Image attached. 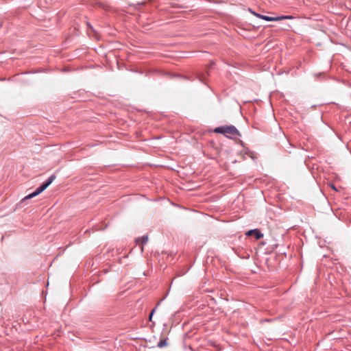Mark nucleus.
<instances>
[{
    "label": "nucleus",
    "instance_id": "2",
    "mask_svg": "<svg viewBox=\"0 0 351 351\" xmlns=\"http://www.w3.org/2000/svg\"><path fill=\"white\" fill-rule=\"evenodd\" d=\"M56 179V175L52 174L51 176L48 178V179L43 182L40 186H38L35 191L29 194L26 197H25L22 200L25 201V199H28L32 197H34L44 191Z\"/></svg>",
    "mask_w": 351,
    "mask_h": 351
},
{
    "label": "nucleus",
    "instance_id": "3",
    "mask_svg": "<svg viewBox=\"0 0 351 351\" xmlns=\"http://www.w3.org/2000/svg\"><path fill=\"white\" fill-rule=\"evenodd\" d=\"M56 179V175L52 174L51 176L48 178V179L43 182L40 186H38L35 191L29 194L26 197H25L22 200L25 201V199H28L32 197H34L44 191Z\"/></svg>",
    "mask_w": 351,
    "mask_h": 351
},
{
    "label": "nucleus",
    "instance_id": "8",
    "mask_svg": "<svg viewBox=\"0 0 351 351\" xmlns=\"http://www.w3.org/2000/svg\"><path fill=\"white\" fill-rule=\"evenodd\" d=\"M135 241L136 243H141L142 245L146 244L148 241V236L143 235L141 237L136 238Z\"/></svg>",
    "mask_w": 351,
    "mask_h": 351
},
{
    "label": "nucleus",
    "instance_id": "5",
    "mask_svg": "<svg viewBox=\"0 0 351 351\" xmlns=\"http://www.w3.org/2000/svg\"><path fill=\"white\" fill-rule=\"evenodd\" d=\"M249 11L255 16H256L259 19H263L265 21H282L283 19H291L293 18L291 16H276V17L268 16L266 15H263L259 13H257V12L253 11L250 8L249 9Z\"/></svg>",
    "mask_w": 351,
    "mask_h": 351
},
{
    "label": "nucleus",
    "instance_id": "4",
    "mask_svg": "<svg viewBox=\"0 0 351 351\" xmlns=\"http://www.w3.org/2000/svg\"><path fill=\"white\" fill-rule=\"evenodd\" d=\"M56 179V175L52 174L51 176L48 178V179L43 182L40 186H38L35 191L29 194L26 197H25L22 200L25 201V199H28L32 197H34L44 191Z\"/></svg>",
    "mask_w": 351,
    "mask_h": 351
},
{
    "label": "nucleus",
    "instance_id": "7",
    "mask_svg": "<svg viewBox=\"0 0 351 351\" xmlns=\"http://www.w3.org/2000/svg\"><path fill=\"white\" fill-rule=\"evenodd\" d=\"M245 234L247 236H254L256 239H259L263 237V234L261 233L258 229L250 230Z\"/></svg>",
    "mask_w": 351,
    "mask_h": 351
},
{
    "label": "nucleus",
    "instance_id": "1",
    "mask_svg": "<svg viewBox=\"0 0 351 351\" xmlns=\"http://www.w3.org/2000/svg\"><path fill=\"white\" fill-rule=\"evenodd\" d=\"M214 132L218 134H222L228 138L240 136V132L234 125H224L215 128Z\"/></svg>",
    "mask_w": 351,
    "mask_h": 351
},
{
    "label": "nucleus",
    "instance_id": "6",
    "mask_svg": "<svg viewBox=\"0 0 351 351\" xmlns=\"http://www.w3.org/2000/svg\"><path fill=\"white\" fill-rule=\"evenodd\" d=\"M214 64L215 62L213 61H211L210 64L206 67L205 72L199 73L196 74L195 78L202 82L204 85L210 86V85L207 82V75H209V72Z\"/></svg>",
    "mask_w": 351,
    "mask_h": 351
},
{
    "label": "nucleus",
    "instance_id": "9",
    "mask_svg": "<svg viewBox=\"0 0 351 351\" xmlns=\"http://www.w3.org/2000/svg\"><path fill=\"white\" fill-rule=\"evenodd\" d=\"M168 338H163L159 341L157 344V346L160 348H162L167 345Z\"/></svg>",
    "mask_w": 351,
    "mask_h": 351
},
{
    "label": "nucleus",
    "instance_id": "10",
    "mask_svg": "<svg viewBox=\"0 0 351 351\" xmlns=\"http://www.w3.org/2000/svg\"><path fill=\"white\" fill-rule=\"evenodd\" d=\"M155 311H156V308H154L152 311V312L150 313V314H149V321H150V322H152V316H153V315H154V313Z\"/></svg>",
    "mask_w": 351,
    "mask_h": 351
}]
</instances>
